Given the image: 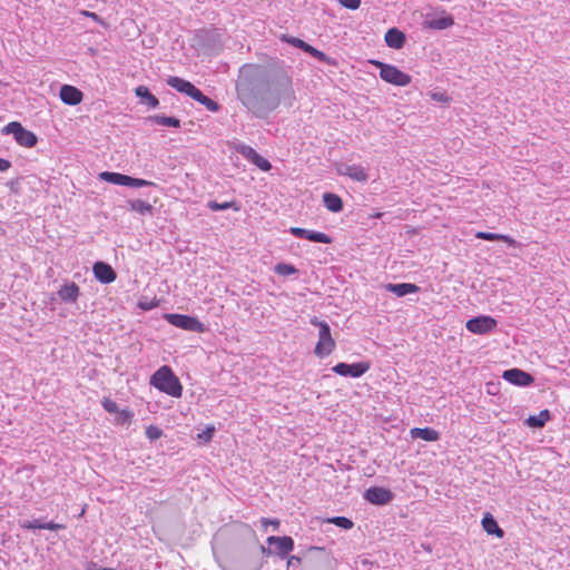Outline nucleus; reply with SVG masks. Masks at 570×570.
I'll use <instances>...</instances> for the list:
<instances>
[{"mask_svg":"<svg viewBox=\"0 0 570 570\" xmlns=\"http://www.w3.org/2000/svg\"><path fill=\"white\" fill-rule=\"evenodd\" d=\"M333 372L341 376L361 377L370 370V364L366 362H358L353 364L337 363L333 366Z\"/></svg>","mask_w":570,"mask_h":570,"instance_id":"obj_8","label":"nucleus"},{"mask_svg":"<svg viewBox=\"0 0 570 570\" xmlns=\"http://www.w3.org/2000/svg\"><path fill=\"white\" fill-rule=\"evenodd\" d=\"M431 98L438 102H443V104L449 101V97L445 92H432Z\"/></svg>","mask_w":570,"mask_h":570,"instance_id":"obj_43","label":"nucleus"},{"mask_svg":"<svg viewBox=\"0 0 570 570\" xmlns=\"http://www.w3.org/2000/svg\"><path fill=\"white\" fill-rule=\"evenodd\" d=\"M373 65L380 68V77L384 81L400 87H404L411 83V76L401 71L395 66L381 61H373Z\"/></svg>","mask_w":570,"mask_h":570,"instance_id":"obj_5","label":"nucleus"},{"mask_svg":"<svg viewBox=\"0 0 570 570\" xmlns=\"http://www.w3.org/2000/svg\"><path fill=\"white\" fill-rule=\"evenodd\" d=\"M261 551L264 554H273L274 553V550H272L271 548H266L264 546H261Z\"/></svg>","mask_w":570,"mask_h":570,"instance_id":"obj_49","label":"nucleus"},{"mask_svg":"<svg viewBox=\"0 0 570 570\" xmlns=\"http://www.w3.org/2000/svg\"><path fill=\"white\" fill-rule=\"evenodd\" d=\"M502 377L517 386H528L533 383L534 379L531 374L520 370V368H510L505 370L502 374Z\"/></svg>","mask_w":570,"mask_h":570,"instance_id":"obj_12","label":"nucleus"},{"mask_svg":"<svg viewBox=\"0 0 570 570\" xmlns=\"http://www.w3.org/2000/svg\"><path fill=\"white\" fill-rule=\"evenodd\" d=\"M101 404H102V407L108 412V413H117L118 412V404L112 401L111 399H107L105 397L102 401H101Z\"/></svg>","mask_w":570,"mask_h":570,"instance_id":"obj_38","label":"nucleus"},{"mask_svg":"<svg viewBox=\"0 0 570 570\" xmlns=\"http://www.w3.org/2000/svg\"><path fill=\"white\" fill-rule=\"evenodd\" d=\"M465 327L473 334H487L497 327V321L491 316L482 315L469 320Z\"/></svg>","mask_w":570,"mask_h":570,"instance_id":"obj_7","label":"nucleus"},{"mask_svg":"<svg viewBox=\"0 0 570 570\" xmlns=\"http://www.w3.org/2000/svg\"><path fill=\"white\" fill-rule=\"evenodd\" d=\"M11 167V163L7 159L0 158V171H6Z\"/></svg>","mask_w":570,"mask_h":570,"instance_id":"obj_48","label":"nucleus"},{"mask_svg":"<svg viewBox=\"0 0 570 570\" xmlns=\"http://www.w3.org/2000/svg\"><path fill=\"white\" fill-rule=\"evenodd\" d=\"M311 324L318 327V342L314 348L315 355L318 357L328 356L335 348L336 343L331 334L328 324L320 321L317 317L311 320Z\"/></svg>","mask_w":570,"mask_h":570,"instance_id":"obj_3","label":"nucleus"},{"mask_svg":"<svg viewBox=\"0 0 570 570\" xmlns=\"http://www.w3.org/2000/svg\"><path fill=\"white\" fill-rule=\"evenodd\" d=\"M267 543L269 546L276 547L274 553L277 554L279 558H285L294 549V540L287 535H271L267 538Z\"/></svg>","mask_w":570,"mask_h":570,"instance_id":"obj_13","label":"nucleus"},{"mask_svg":"<svg viewBox=\"0 0 570 570\" xmlns=\"http://www.w3.org/2000/svg\"><path fill=\"white\" fill-rule=\"evenodd\" d=\"M236 91L240 102L257 118H266L281 104L292 107L295 100L292 78L284 70L264 76H247L242 70Z\"/></svg>","mask_w":570,"mask_h":570,"instance_id":"obj_1","label":"nucleus"},{"mask_svg":"<svg viewBox=\"0 0 570 570\" xmlns=\"http://www.w3.org/2000/svg\"><path fill=\"white\" fill-rule=\"evenodd\" d=\"M385 289L390 293H393L397 297H403L407 294L419 292L420 287L412 283H399V284L389 283L385 285Z\"/></svg>","mask_w":570,"mask_h":570,"instance_id":"obj_19","label":"nucleus"},{"mask_svg":"<svg viewBox=\"0 0 570 570\" xmlns=\"http://www.w3.org/2000/svg\"><path fill=\"white\" fill-rule=\"evenodd\" d=\"M2 134L12 135L16 142L22 147L32 148L38 142V137L26 129L20 122L11 121L2 128Z\"/></svg>","mask_w":570,"mask_h":570,"instance_id":"obj_4","label":"nucleus"},{"mask_svg":"<svg viewBox=\"0 0 570 570\" xmlns=\"http://www.w3.org/2000/svg\"><path fill=\"white\" fill-rule=\"evenodd\" d=\"M338 173L348 176L355 181H366L368 179L365 168L360 165H343L338 169Z\"/></svg>","mask_w":570,"mask_h":570,"instance_id":"obj_18","label":"nucleus"},{"mask_svg":"<svg viewBox=\"0 0 570 570\" xmlns=\"http://www.w3.org/2000/svg\"><path fill=\"white\" fill-rule=\"evenodd\" d=\"M126 186L140 188V187H147V186H155V184L149 180H145L141 178H134V177H130L127 175Z\"/></svg>","mask_w":570,"mask_h":570,"instance_id":"obj_34","label":"nucleus"},{"mask_svg":"<svg viewBox=\"0 0 570 570\" xmlns=\"http://www.w3.org/2000/svg\"><path fill=\"white\" fill-rule=\"evenodd\" d=\"M121 415L124 416V420L130 419V414L127 411H122Z\"/></svg>","mask_w":570,"mask_h":570,"instance_id":"obj_50","label":"nucleus"},{"mask_svg":"<svg viewBox=\"0 0 570 570\" xmlns=\"http://www.w3.org/2000/svg\"><path fill=\"white\" fill-rule=\"evenodd\" d=\"M328 522L345 530H350L353 528L352 520L345 517H334L330 519Z\"/></svg>","mask_w":570,"mask_h":570,"instance_id":"obj_35","label":"nucleus"},{"mask_svg":"<svg viewBox=\"0 0 570 570\" xmlns=\"http://www.w3.org/2000/svg\"><path fill=\"white\" fill-rule=\"evenodd\" d=\"M59 97L66 105L76 106L82 101L83 95L78 88L70 85H63L60 88Z\"/></svg>","mask_w":570,"mask_h":570,"instance_id":"obj_16","label":"nucleus"},{"mask_svg":"<svg viewBox=\"0 0 570 570\" xmlns=\"http://www.w3.org/2000/svg\"><path fill=\"white\" fill-rule=\"evenodd\" d=\"M475 236H476V238L483 239V240H503V242L508 243L509 245H512V246L515 245V240L508 235H501V234H494V233H488V232H479Z\"/></svg>","mask_w":570,"mask_h":570,"instance_id":"obj_30","label":"nucleus"},{"mask_svg":"<svg viewBox=\"0 0 570 570\" xmlns=\"http://www.w3.org/2000/svg\"><path fill=\"white\" fill-rule=\"evenodd\" d=\"M199 104L205 106L209 111L216 112L219 109V105L207 96L205 97L204 100H200Z\"/></svg>","mask_w":570,"mask_h":570,"instance_id":"obj_39","label":"nucleus"},{"mask_svg":"<svg viewBox=\"0 0 570 570\" xmlns=\"http://www.w3.org/2000/svg\"><path fill=\"white\" fill-rule=\"evenodd\" d=\"M261 523L264 530H267L268 525H273L274 530H277L279 527V521L277 519L271 520L267 518H262Z\"/></svg>","mask_w":570,"mask_h":570,"instance_id":"obj_42","label":"nucleus"},{"mask_svg":"<svg viewBox=\"0 0 570 570\" xmlns=\"http://www.w3.org/2000/svg\"><path fill=\"white\" fill-rule=\"evenodd\" d=\"M136 96L142 99V102L148 105L150 108H156L159 105V100L154 96L149 89L145 86H138L135 89Z\"/></svg>","mask_w":570,"mask_h":570,"instance_id":"obj_25","label":"nucleus"},{"mask_svg":"<svg viewBox=\"0 0 570 570\" xmlns=\"http://www.w3.org/2000/svg\"><path fill=\"white\" fill-rule=\"evenodd\" d=\"M405 40V35L396 28H391L385 33V42L390 48L401 49Z\"/></svg>","mask_w":570,"mask_h":570,"instance_id":"obj_20","label":"nucleus"},{"mask_svg":"<svg viewBox=\"0 0 570 570\" xmlns=\"http://www.w3.org/2000/svg\"><path fill=\"white\" fill-rule=\"evenodd\" d=\"M189 97L200 102L206 96L198 88L194 87Z\"/></svg>","mask_w":570,"mask_h":570,"instance_id":"obj_44","label":"nucleus"},{"mask_svg":"<svg viewBox=\"0 0 570 570\" xmlns=\"http://www.w3.org/2000/svg\"><path fill=\"white\" fill-rule=\"evenodd\" d=\"M274 272L282 276H289L297 273V268L294 265L286 263H278L274 267Z\"/></svg>","mask_w":570,"mask_h":570,"instance_id":"obj_33","label":"nucleus"},{"mask_svg":"<svg viewBox=\"0 0 570 570\" xmlns=\"http://www.w3.org/2000/svg\"><path fill=\"white\" fill-rule=\"evenodd\" d=\"M550 420V412L542 410L538 415H530L525 423L530 428H543L544 424Z\"/></svg>","mask_w":570,"mask_h":570,"instance_id":"obj_27","label":"nucleus"},{"mask_svg":"<svg viewBox=\"0 0 570 570\" xmlns=\"http://www.w3.org/2000/svg\"><path fill=\"white\" fill-rule=\"evenodd\" d=\"M167 85L187 96H190L191 90L195 87L191 82L179 77H169L167 79Z\"/></svg>","mask_w":570,"mask_h":570,"instance_id":"obj_23","label":"nucleus"},{"mask_svg":"<svg viewBox=\"0 0 570 570\" xmlns=\"http://www.w3.org/2000/svg\"><path fill=\"white\" fill-rule=\"evenodd\" d=\"M148 119L157 125L165 126V127H174V128L180 127V120L175 117L155 115V116L149 117Z\"/></svg>","mask_w":570,"mask_h":570,"instance_id":"obj_29","label":"nucleus"},{"mask_svg":"<svg viewBox=\"0 0 570 570\" xmlns=\"http://www.w3.org/2000/svg\"><path fill=\"white\" fill-rule=\"evenodd\" d=\"M250 163L264 171H268L272 168L271 163L259 154H257Z\"/></svg>","mask_w":570,"mask_h":570,"instance_id":"obj_36","label":"nucleus"},{"mask_svg":"<svg viewBox=\"0 0 570 570\" xmlns=\"http://www.w3.org/2000/svg\"><path fill=\"white\" fill-rule=\"evenodd\" d=\"M150 384L173 397L181 396L183 386L171 368L166 365L153 374Z\"/></svg>","mask_w":570,"mask_h":570,"instance_id":"obj_2","label":"nucleus"},{"mask_svg":"<svg viewBox=\"0 0 570 570\" xmlns=\"http://www.w3.org/2000/svg\"><path fill=\"white\" fill-rule=\"evenodd\" d=\"M128 206L132 212H136L140 215H150L153 213V206L141 199L128 200Z\"/></svg>","mask_w":570,"mask_h":570,"instance_id":"obj_28","label":"nucleus"},{"mask_svg":"<svg viewBox=\"0 0 570 570\" xmlns=\"http://www.w3.org/2000/svg\"><path fill=\"white\" fill-rule=\"evenodd\" d=\"M281 39H282V41H284L286 43H289L296 48L302 49L304 52L309 53L312 57L316 58L317 60H320L322 62H325L328 60L327 56L324 52L317 50L316 48L312 47L311 45L306 43L305 41H303L299 38L284 35V36H282Z\"/></svg>","mask_w":570,"mask_h":570,"instance_id":"obj_9","label":"nucleus"},{"mask_svg":"<svg viewBox=\"0 0 570 570\" xmlns=\"http://www.w3.org/2000/svg\"><path fill=\"white\" fill-rule=\"evenodd\" d=\"M320 548L317 547H311V550H318Z\"/></svg>","mask_w":570,"mask_h":570,"instance_id":"obj_51","label":"nucleus"},{"mask_svg":"<svg viewBox=\"0 0 570 570\" xmlns=\"http://www.w3.org/2000/svg\"><path fill=\"white\" fill-rule=\"evenodd\" d=\"M481 523H482L484 531L488 534H494L498 538L503 537V534H504L503 530L498 525V522L495 521V519L493 518V515L491 513H485L484 517L482 518Z\"/></svg>","mask_w":570,"mask_h":570,"instance_id":"obj_22","label":"nucleus"},{"mask_svg":"<svg viewBox=\"0 0 570 570\" xmlns=\"http://www.w3.org/2000/svg\"><path fill=\"white\" fill-rule=\"evenodd\" d=\"M161 435H163V431L158 426H156V425H149L146 429V436L150 441H156V440L160 439Z\"/></svg>","mask_w":570,"mask_h":570,"instance_id":"obj_37","label":"nucleus"},{"mask_svg":"<svg viewBox=\"0 0 570 570\" xmlns=\"http://www.w3.org/2000/svg\"><path fill=\"white\" fill-rule=\"evenodd\" d=\"M42 524L39 520H33V521H30L28 522L24 528L27 529H30V530H35V529H42Z\"/></svg>","mask_w":570,"mask_h":570,"instance_id":"obj_46","label":"nucleus"},{"mask_svg":"<svg viewBox=\"0 0 570 570\" xmlns=\"http://www.w3.org/2000/svg\"><path fill=\"white\" fill-rule=\"evenodd\" d=\"M410 434L412 439H421L430 442L438 441L440 439V433L432 428H413L411 429Z\"/></svg>","mask_w":570,"mask_h":570,"instance_id":"obj_21","label":"nucleus"},{"mask_svg":"<svg viewBox=\"0 0 570 570\" xmlns=\"http://www.w3.org/2000/svg\"><path fill=\"white\" fill-rule=\"evenodd\" d=\"M207 206L213 212H220V210H226L229 208H234L235 210H238V207L235 206V203H233V202L218 203L216 200H209Z\"/></svg>","mask_w":570,"mask_h":570,"instance_id":"obj_32","label":"nucleus"},{"mask_svg":"<svg viewBox=\"0 0 570 570\" xmlns=\"http://www.w3.org/2000/svg\"><path fill=\"white\" fill-rule=\"evenodd\" d=\"M165 318L169 324L181 330L196 333H203L205 331V325L194 316L183 314H166Z\"/></svg>","mask_w":570,"mask_h":570,"instance_id":"obj_6","label":"nucleus"},{"mask_svg":"<svg viewBox=\"0 0 570 570\" xmlns=\"http://www.w3.org/2000/svg\"><path fill=\"white\" fill-rule=\"evenodd\" d=\"M323 203L325 207L332 213H338L343 209V202L336 194L325 193L323 195Z\"/></svg>","mask_w":570,"mask_h":570,"instance_id":"obj_24","label":"nucleus"},{"mask_svg":"<svg viewBox=\"0 0 570 570\" xmlns=\"http://www.w3.org/2000/svg\"><path fill=\"white\" fill-rule=\"evenodd\" d=\"M57 296L63 303H76L80 296V288L73 282H67L58 289Z\"/></svg>","mask_w":570,"mask_h":570,"instance_id":"obj_17","label":"nucleus"},{"mask_svg":"<svg viewBox=\"0 0 570 570\" xmlns=\"http://www.w3.org/2000/svg\"><path fill=\"white\" fill-rule=\"evenodd\" d=\"M302 562V558L298 556H291L287 561V567L299 564Z\"/></svg>","mask_w":570,"mask_h":570,"instance_id":"obj_47","label":"nucleus"},{"mask_svg":"<svg viewBox=\"0 0 570 570\" xmlns=\"http://www.w3.org/2000/svg\"><path fill=\"white\" fill-rule=\"evenodd\" d=\"M63 528H65L63 524L55 523L52 521H49V522H46L42 524V529L51 530V531H56V530L63 529Z\"/></svg>","mask_w":570,"mask_h":570,"instance_id":"obj_45","label":"nucleus"},{"mask_svg":"<svg viewBox=\"0 0 570 570\" xmlns=\"http://www.w3.org/2000/svg\"><path fill=\"white\" fill-rule=\"evenodd\" d=\"M235 150L244 156L248 161H252L254 157L258 154L254 148L244 142H237L234 146Z\"/></svg>","mask_w":570,"mask_h":570,"instance_id":"obj_31","label":"nucleus"},{"mask_svg":"<svg viewBox=\"0 0 570 570\" xmlns=\"http://www.w3.org/2000/svg\"><path fill=\"white\" fill-rule=\"evenodd\" d=\"M454 24L452 16L442 12L441 16H428L424 20V27L434 30H444Z\"/></svg>","mask_w":570,"mask_h":570,"instance_id":"obj_15","label":"nucleus"},{"mask_svg":"<svg viewBox=\"0 0 570 570\" xmlns=\"http://www.w3.org/2000/svg\"><path fill=\"white\" fill-rule=\"evenodd\" d=\"M99 177L104 181L119 186H126L127 181V175L114 171H102L99 174Z\"/></svg>","mask_w":570,"mask_h":570,"instance_id":"obj_26","label":"nucleus"},{"mask_svg":"<svg viewBox=\"0 0 570 570\" xmlns=\"http://www.w3.org/2000/svg\"><path fill=\"white\" fill-rule=\"evenodd\" d=\"M215 433L214 426H208L202 433L198 434V439L208 442Z\"/></svg>","mask_w":570,"mask_h":570,"instance_id":"obj_40","label":"nucleus"},{"mask_svg":"<svg viewBox=\"0 0 570 570\" xmlns=\"http://www.w3.org/2000/svg\"><path fill=\"white\" fill-rule=\"evenodd\" d=\"M289 233L297 238L308 239L314 243H322V244L332 243V238L327 234L316 232V230H309V229H305V228H301V227H292L289 229Z\"/></svg>","mask_w":570,"mask_h":570,"instance_id":"obj_11","label":"nucleus"},{"mask_svg":"<svg viewBox=\"0 0 570 570\" xmlns=\"http://www.w3.org/2000/svg\"><path fill=\"white\" fill-rule=\"evenodd\" d=\"M92 272L95 277L102 284L112 283L117 275L112 267L105 262H97L94 264Z\"/></svg>","mask_w":570,"mask_h":570,"instance_id":"obj_14","label":"nucleus"},{"mask_svg":"<svg viewBox=\"0 0 570 570\" xmlns=\"http://www.w3.org/2000/svg\"><path fill=\"white\" fill-rule=\"evenodd\" d=\"M338 2L347 8V9H351V10H355L360 7L361 4V0H338Z\"/></svg>","mask_w":570,"mask_h":570,"instance_id":"obj_41","label":"nucleus"},{"mask_svg":"<svg viewBox=\"0 0 570 570\" xmlns=\"http://www.w3.org/2000/svg\"><path fill=\"white\" fill-rule=\"evenodd\" d=\"M364 499L372 504L384 505L392 501L393 493L384 488L372 487L365 491Z\"/></svg>","mask_w":570,"mask_h":570,"instance_id":"obj_10","label":"nucleus"}]
</instances>
